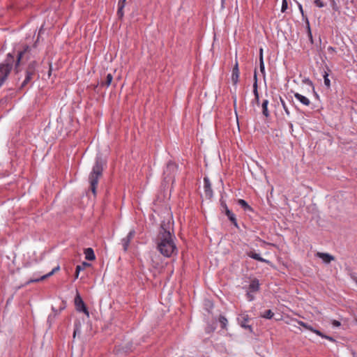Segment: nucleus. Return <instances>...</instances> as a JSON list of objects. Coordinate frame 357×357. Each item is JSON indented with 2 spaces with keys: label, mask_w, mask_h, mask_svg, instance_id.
<instances>
[{
  "label": "nucleus",
  "mask_w": 357,
  "mask_h": 357,
  "mask_svg": "<svg viewBox=\"0 0 357 357\" xmlns=\"http://www.w3.org/2000/svg\"><path fill=\"white\" fill-rule=\"evenodd\" d=\"M112 79H113L112 75L111 73H108L106 75L105 80L102 81L100 84L102 86L108 87L111 84Z\"/></svg>",
  "instance_id": "6ab92c4d"
},
{
  "label": "nucleus",
  "mask_w": 357,
  "mask_h": 357,
  "mask_svg": "<svg viewBox=\"0 0 357 357\" xmlns=\"http://www.w3.org/2000/svg\"><path fill=\"white\" fill-rule=\"evenodd\" d=\"M280 99L282 107H283L285 113L287 114V116H289L290 112H289V109L287 108V106L286 105L285 102L284 101V100L281 97L280 98Z\"/></svg>",
  "instance_id": "c756f323"
},
{
  "label": "nucleus",
  "mask_w": 357,
  "mask_h": 357,
  "mask_svg": "<svg viewBox=\"0 0 357 357\" xmlns=\"http://www.w3.org/2000/svg\"><path fill=\"white\" fill-rule=\"evenodd\" d=\"M37 63L35 61H31L25 71V78L21 84L20 89L24 88L29 82H30L36 75V68Z\"/></svg>",
  "instance_id": "20e7f679"
},
{
  "label": "nucleus",
  "mask_w": 357,
  "mask_h": 357,
  "mask_svg": "<svg viewBox=\"0 0 357 357\" xmlns=\"http://www.w3.org/2000/svg\"><path fill=\"white\" fill-rule=\"evenodd\" d=\"M15 59L11 53H8L3 62L0 63V87L6 80L13 67Z\"/></svg>",
  "instance_id": "7ed1b4c3"
},
{
  "label": "nucleus",
  "mask_w": 357,
  "mask_h": 357,
  "mask_svg": "<svg viewBox=\"0 0 357 357\" xmlns=\"http://www.w3.org/2000/svg\"><path fill=\"white\" fill-rule=\"evenodd\" d=\"M238 320L243 328H249L250 331H252L251 326L247 324V322L248 321V315L242 314L238 318Z\"/></svg>",
  "instance_id": "4468645a"
},
{
  "label": "nucleus",
  "mask_w": 357,
  "mask_h": 357,
  "mask_svg": "<svg viewBox=\"0 0 357 357\" xmlns=\"http://www.w3.org/2000/svg\"><path fill=\"white\" fill-rule=\"evenodd\" d=\"M177 170V165L169 161L167 162V166L164 170L165 179H167L168 177L172 178L174 175Z\"/></svg>",
  "instance_id": "423d86ee"
},
{
  "label": "nucleus",
  "mask_w": 357,
  "mask_h": 357,
  "mask_svg": "<svg viewBox=\"0 0 357 357\" xmlns=\"http://www.w3.org/2000/svg\"><path fill=\"white\" fill-rule=\"evenodd\" d=\"M294 97L298 101H300L303 105H304L305 106H309L310 104V100L307 97H305V96H303V95H301V94H300L298 93H294Z\"/></svg>",
  "instance_id": "2eb2a0df"
},
{
  "label": "nucleus",
  "mask_w": 357,
  "mask_h": 357,
  "mask_svg": "<svg viewBox=\"0 0 357 357\" xmlns=\"http://www.w3.org/2000/svg\"><path fill=\"white\" fill-rule=\"evenodd\" d=\"M90 264L87 262H82V264L77 265L76 266V269H77V272H80L81 271L85 269L86 267L89 266Z\"/></svg>",
  "instance_id": "cd10ccee"
},
{
  "label": "nucleus",
  "mask_w": 357,
  "mask_h": 357,
  "mask_svg": "<svg viewBox=\"0 0 357 357\" xmlns=\"http://www.w3.org/2000/svg\"><path fill=\"white\" fill-rule=\"evenodd\" d=\"M303 327L313 332L314 333H315V331H317V329L313 328L311 326L308 325L306 323H305V326H303Z\"/></svg>",
  "instance_id": "e433bc0d"
},
{
  "label": "nucleus",
  "mask_w": 357,
  "mask_h": 357,
  "mask_svg": "<svg viewBox=\"0 0 357 357\" xmlns=\"http://www.w3.org/2000/svg\"><path fill=\"white\" fill-rule=\"evenodd\" d=\"M126 0H119L118 6H121V8H124L126 5Z\"/></svg>",
  "instance_id": "ea45409f"
},
{
  "label": "nucleus",
  "mask_w": 357,
  "mask_h": 357,
  "mask_svg": "<svg viewBox=\"0 0 357 357\" xmlns=\"http://www.w3.org/2000/svg\"><path fill=\"white\" fill-rule=\"evenodd\" d=\"M315 334H317V335L323 337V338H325L326 340H328L331 342H335V340L331 337V336H328V335H324L323 333H321L320 331H315Z\"/></svg>",
  "instance_id": "393cba45"
},
{
  "label": "nucleus",
  "mask_w": 357,
  "mask_h": 357,
  "mask_svg": "<svg viewBox=\"0 0 357 357\" xmlns=\"http://www.w3.org/2000/svg\"><path fill=\"white\" fill-rule=\"evenodd\" d=\"M314 3L318 8H323L325 6V3L323 0H314Z\"/></svg>",
  "instance_id": "7c9ffc66"
},
{
  "label": "nucleus",
  "mask_w": 357,
  "mask_h": 357,
  "mask_svg": "<svg viewBox=\"0 0 357 357\" xmlns=\"http://www.w3.org/2000/svg\"><path fill=\"white\" fill-rule=\"evenodd\" d=\"M259 68L261 73L264 75L265 74V67H264V61H259Z\"/></svg>",
  "instance_id": "c9c22d12"
},
{
  "label": "nucleus",
  "mask_w": 357,
  "mask_h": 357,
  "mask_svg": "<svg viewBox=\"0 0 357 357\" xmlns=\"http://www.w3.org/2000/svg\"><path fill=\"white\" fill-rule=\"evenodd\" d=\"M252 293V292L249 291H247L246 296L249 301H252L255 299V297Z\"/></svg>",
  "instance_id": "f704fd0d"
},
{
  "label": "nucleus",
  "mask_w": 357,
  "mask_h": 357,
  "mask_svg": "<svg viewBox=\"0 0 357 357\" xmlns=\"http://www.w3.org/2000/svg\"><path fill=\"white\" fill-rule=\"evenodd\" d=\"M331 324L334 327H339L341 325L340 322L337 320H333Z\"/></svg>",
  "instance_id": "58836bf2"
},
{
  "label": "nucleus",
  "mask_w": 357,
  "mask_h": 357,
  "mask_svg": "<svg viewBox=\"0 0 357 357\" xmlns=\"http://www.w3.org/2000/svg\"><path fill=\"white\" fill-rule=\"evenodd\" d=\"M239 78V69H238V65L236 62L234 65L233 70H232V74H231V82L234 85H236L238 82Z\"/></svg>",
  "instance_id": "9b49d317"
},
{
  "label": "nucleus",
  "mask_w": 357,
  "mask_h": 357,
  "mask_svg": "<svg viewBox=\"0 0 357 357\" xmlns=\"http://www.w3.org/2000/svg\"><path fill=\"white\" fill-rule=\"evenodd\" d=\"M23 54H24V52H20L18 53L17 59L16 63H15V70L16 73L19 72L18 65H19V63L20 62V60H21Z\"/></svg>",
  "instance_id": "a878e982"
},
{
  "label": "nucleus",
  "mask_w": 357,
  "mask_h": 357,
  "mask_svg": "<svg viewBox=\"0 0 357 357\" xmlns=\"http://www.w3.org/2000/svg\"><path fill=\"white\" fill-rule=\"evenodd\" d=\"M246 255L252 259H254L259 261L268 263V261L261 257L259 254L256 253L254 250H250L246 252Z\"/></svg>",
  "instance_id": "ddd939ff"
},
{
  "label": "nucleus",
  "mask_w": 357,
  "mask_h": 357,
  "mask_svg": "<svg viewBox=\"0 0 357 357\" xmlns=\"http://www.w3.org/2000/svg\"><path fill=\"white\" fill-rule=\"evenodd\" d=\"M135 230L132 229L129 231V233L128 234L126 237L122 238L121 243L123 245V250L125 252L128 250L130 243L131 240L133 238V237L135 236Z\"/></svg>",
  "instance_id": "0eeeda50"
},
{
  "label": "nucleus",
  "mask_w": 357,
  "mask_h": 357,
  "mask_svg": "<svg viewBox=\"0 0 357 357\" xmlns=\"http://www.w3.org/2000/svg\"><path fill=\"white\" fill-rule=\"evenodd\" d=\"M81 333V324L79 321H77L75 323V328L73 332V338L75 337L77 333Z\"/></svg>",
  "instance_id": "b1692460"
},
{
  "label": "nucleus",
  "mask_w": 357,
  "mask_h": 357,
  "mask_svg": "<svg viewBox=\"0 0 357 357\" xmlns=\"http://www.w3.org/2000/svg\"><path fill=\"white\" fill-rule=\"evenodd\" d=\"M204 192L206 197L208 198H211L213 197V190L211 188V184L208 178L205 177L204 178Z\"/></svg>",
  "instance_id": "6e6552de"
},
{
  "label": "nucleus",
  "mask_w": 357,
  "mask_h": 357,
  "mask_svg": "<svg viewBox=\"0 0 357 357\" xmlns=\"http://www.w3.org/2000/svg\"><path fill=\"white\" fill-rule=\"evenodd\" d=\"M297 322L299 325L302 326L303 327V326H305V322H303L302 321H298Z\"/></svg>",
  "instance_id": "a18cd8bd"
},
{
  "label": "nucleus",
  "mask_w": 357,
  "mask_h": 357,
  "mask_svg": "<svg viewBox=\"0 0 357 357\" xmlns=\"http://www.w3.org/2000/svg\"><path fill=\"white\" fill-rule=\"evenodd\" d=\"M254 79H255V82L253 84V93H254L255 99H258L259 93L257 91V78L256 71L255 72Z\"/></svg>",
  "instance_id": "412c9836"
},
{
  "label": "nucleus",
  "mask_w": 357,
  "mask_h": 357,
  "mask_svg": "<svg viewBox=\"0 0 357 357\" xmlns=\"http://www.w3.org/2000/svg\"><path fill=\"white\" fill-rule=\"evenodd\" d=\"M352 354H353V356H354V357H356V353H355V352H353V353H352Z\"/></svg>",
  "instance_id": "8fccbe9b"
},
{
  "label": "nucleus",
  "mask_w": 357,
  "mask_h": 357,
  "mask_svg": "<svg viewBox=\"0 0 357 357\" xmlns=\"http://www.w3.org/2000/svg\"><path fill=\"white\" fill-rule=\"evenodd\" d=\"M255 101L256 102V103H257V105H259V96H258V99H255Z\"/></svg>",
  "instance_id": "de8ad7c7"
},
{
  "label": "nucleus",
  "mask_w": 357,
  "mask_h": 357,
  "mask_svg": "<svg viewBox=\"0 0 357 357\" xmlns=\"http://www.w3.org/2000/svg\"><path fill=\"white\" fill-rule=\"evenodd\" d=\"M174 236L169 230H167L164 225H161L160 230L157 237V250L165 257H170L176 255L178 249L174 243Z\"/></svg>",
  "instance_id": "f257e3e1"
},
{
  "label": "nucleus",
  "mask_w": 357,
  "mask_h": 357,
  "mask_svg": "<svg viewBox=\"0 0 357 357\" xmlns=\"http://www.w3.org/2000/svg\"><path fill=\"white\" fill-rule=\"evenodd\" d=\"M305 24H306V28H307L308 38H309L310 40L311 41V43H313L312 35V32H311V29H310V22H309L307 17H305Z\"/></svg>",
  "instance_id": "4be33fe9"
},
{
  "label": "nucleus",
  "mask_w": 357,
  "mask_h": 357,
  "mask_svg": "<svg viewBox=\"0 0 357 357\" xmlns=\"http://www.w3.org/2000/svg\"><path fill=\"white\" fill-rule=\"evenodd\" d=\"M264 61V58H263V48L261 47L259 49V61Z\"/></svg>",
  "instance_id": "79ce46f5"
},
{
  "label": "nucleus",
  "mask_w": 357,
  "mask_h": 357,
  "mask_svg": "<svg viewBox=\"0 0 357 357\" xmlns=\"http://www.w3.org/2000/svg\"><path fill=\"white\" fill-rule=\"evenodd\" d=\"M52 66H50V69H49V71H48V76L50 77L51 75H52Z\"/></svg>",
  "instance_id": "37998d69"
},
{
  "label": "nucleus",
  "mask_w": 357,
  "mask_h": 357,
  "mask_svg": "<svg viewBox=\"0 0 357 357\" xmlns=\"http://www.w3.org/2000/svg\"><path fill=\"white\" fill-rule=\"evenodd\" d=\"M64 308H65V306L61 307L60 308V310H59V312H60V311H61L62 310H63Z\"/></svg>",
  "instance_id": "09e8293b"
},
{
  "label": "nucleus",
  "mask_w": 357,
  "mask_h": 357,
  "mask_svg": "<svg viewBox=\"0 0 357 357\" xmlns=\"http://www.w3.org/2000/svg\"><path fill=\"white\" fill-rule=\"evenodd\" d=\"M259 289V280L257 279H254L251 281L250 284L248 287V291L251 292H257Z\"/></svg>",
  "instance_id": "dca6fc26"
},
{
  "label": "nucleus",
  "mask_w": 357,
  "mask_h": 357,
  "mask_svg": "<svg viewBox=\"0 0 357 357\" xmlns=\"http://www.w3.org/2000/svg\"><path fill=\"white\" fill-rule=\"evenodd\" d=\"M237 202H238V205L241 206L244 209V211H252V207L244 199H239L237 201Z\"/></svg>",
  "instance_id": "a211bd4d"
},
{
  "label": "nucleus",
  "mask_w": 357,
  "mask_h": 357,
  "mask_svg": "<svg viewBox=\"0 0 357 357\" xmlns=\"http://www.w3.org/2000/svg\"><path fill=\"white\" fill-rule=\"evenodd\" d=\"M103 165L104 161L102 158L97 156L96 158L95 165H93L92 171L89 176L90 190L94 196L96 195V188L98 185V180L102 175Z\"/></svg>",
  "instance_id": "f03ea898"
},
{
  "label": "nucleus",
  "mask_w": 357,
  "mask_h": 357,
  "mask_svg": "<svg viewBox=\"0 0 357 357\" xmlns=\"http://www.w3.org/2000/svg\"><path fill=\"white\" fill-rule=\"evenodd\" d=\"M268 100H264L262 102L261 107H262V114L266 116H269V112L268 110Z\"/></svg>",
  "instance_id": "aec40b11"
},
{
  "label": "nucleus",
  "mask_w": 357,
  "mask_h": 357,
  "mask_svg": "<svg viewBox=\"0 0 357 357\" xmlns=\"http://www.w3.org/2000/svg\"><path fill=\"white\" fill-rule=\"evenodd\" d=\"M52 310L55 312V314L53 316V317H52V315H50L48 317V321H50L52 319H53L55 317V316L57 314V313L59 312L57 310H56L54 309V307H52Z\"/></svg>",
  "instance_id": "a19ab883"
},
{
  "label": "nucleus",
  "mask_w": 357,
  "mask_h": 357,
  "mask_svg": "<svg viewBox=\"0 0 357 357\" xmlns=\"http://www.w3.org/2000/svg\"><path fill=\"white\" fill-rule=\"evenodd\" d=\"M85 258L87 260L92 261L96 259V256L93 250L91 248H86L84 250Z\"/></svg>",
  "instance_id": "f3484780"
},
{
  "label": "nucleus",
  "mask_w": 357,
  "mask_h": 357,
  "mask_svg": "<svg viewBox=\"0 0 357 357\" xmlns=\"http://www.w3.org/2000/svg\"><path fill=\"white\" fill-rule=\"evenodd\" d=\"M303 82H305V84H308L309 86H310L312 88L313 91L315 93V95H317L314 91V88L313 84L311 80H310L309 79H305Z\"/></svg>",
  "instance_id": "473e14b6"
},
{
  "label": "nucleus",
  "mask_w": 357,
  "mask_h": 357,
  "mask_svg": "<svg viewBox=\"0 0 357 357\" xmlns=\"http://www.w3.org/2000/svg\"><path fill=\"white\" fill-rule=\"evenodd\" d=\"M59 266H57L56 267L54 268L52 271H50V273L41 276L40 278H36V279H31L29 281L27 282V284H29V283H31V282H39V281H41V280H43L49 277H50L51 275H52L55 272H56L57 271L59 270Z\"/></svg>",
  "instance_id": "9d476101"
},
{
  "label": "nucleus",
  "mask_w": 357,
  "mask_h": 357,
  "mask_svg": "<svg viewBox=\"0 0 357 357\" xmlns=\"http://www.w3.org/2000/svg\"><path fill=\"white\" fill-rule=\"evenodd\" d=\"M222 206L224 208L225 214L227 215V216L228 217L229 220L234 225V226H236L237 227L238 224L236 222V218L235 217V215L228 208L226 204H222Z\"/></svg>",
  "instance_id": "1a4fd4ad"
},
{
  "label": "nucleus",
  "mask_w": 357,
  "mask_h": 357,
  "mask_svg": "<svg viewBox=\"0 0 357 357\" xmlns=\"http://www.w3.org/2000/svg\"><path fill=\"white\" fill-rule=\"evenodd\" d=\"M75 305L77 311L83 312L88 317H89V312L78 292L75 298Z\"/></svg>",
  "instance_id": "39448f33"
},
{
  "label": "nucleus",
  "mask_w": 357,
  "mask_h": 357,
  "mask_svg": "<svg viewBox=\"0 0 357 357\" xmlns=\"http://www.w3.org/2000/svg\"><path fill=\"white\" fill-rule=\"evenodd\" d=\"M351 278L352 279L354 280V281L357 284V277L355 276V275H351Z\"/></svg>",
  "instance_id": "c03bdc74"
},
{
  "label": "nucleus",
  "mask_w": 357,
  "mask_h": 357,
  "mask_svg": "<svg viewBox=\"0 0 357 357\" xmlns=\"http://www.w3.org/2000/svg\"><path fill=\"white\" fill-rule=\"evenodd\" d=\"M79 272H77V269L75 270V278H78L79 277Z\"/></svg>",
  "instance_id": "49530a36"
},
{
  "label": "nucleus",
  "mask_w": 357,
  "mask_h": 357,
  "mask_svg": "<svg viewBox=\"0 0 357 357\" xmlns=\"http://www.w3.org/2000/svg\"><path fill=\"white\" fill-rule=\"evenodd\" d=\"M298 9L302 15L303 19L305 21V17H307V16L304 14V11H303L302 5L299 3H298Z\"/></svg>",
  "instance_id": "72a5a7b5"
},
{
  "label": "nucleus",
  "mask_w": 357,
  "mask_h": 357,
  "mask_svg": "<svg viewBox=\"0 0 357 357\" xmlns=\"http://www.w3.org/2000/svg\"><path fill=\"white\" fill-rule=\"evenodd\" d=\"M123 8H121V6H119V8L117 10V15L120 18L123 17Z\"/></svg>",
  "instance_id": "4c0bfd02"
},
{
  "label": "nucleus",
  "mask_w": 357,
  "mask_h": 357,
  "mask_svg": "<svg viewBox=\"0 0 357 357\" xmlns=\"http://www.w3.org/2000/svg\"><path fill=\"white\" fill-rule=\"evenodd\" d=\"M218 321L221 325L222 328H226L227 324V319L225 316L220 315L219 317Z\"/></svg>",
  "instance_id": "5701e85b"
},
{
  "label": "nucleus",
  "mask_w": 357,
  "mask_h": 357,
  "mask_svg": "<svg viewBox=\"0 0 357 357\" xmlns=\"http://www.w3.org/2000/svg\"><path fill=\"white\" fill-rule=\"evenodd\" d=\"M324 84L327 86V88H330L331 82H330V79H328V75L326 72L324 73Z\"/></svg>",
  "instance_id": "c85d7f7f"
},
{
  "label": "nucleus",
  "mask_w": 357,
  "mask_h": 357,
  "mask_svg": "<svg viewBox=\"0 0 357 357\" xmlns=\"http://www.w3.org/2000/svg\"><path fill=\"white\" fill-rule=\"evenodd\" d=\"M274 315V313L271 310H267L264 312L262 317L266 319H271Z\"/></svg>",
  "instance_id": "bb28decb"
},
{
  "label": "nucleus",
  "mask_w": 357,
  "mask_h": 357,
  "mask_svg": "<svg viewBox=\"0 0 357 357\" xmlns=\"http://www.w3.org/2000/svg\"><path fill=\"white\" fill-rule=\"evenodd\" d=\"M287 8H288L287 0H282L281 11L282 13L285 12L286 10L287 9Z\"/></svg>",
  "instance_id": "2f4dec72"
},
{
  "label": "nucleus",
  "mask_w": 357,
  "mask_h": 357,
  "mask_svg": "<svg viewBox=\"0 0 357 357\" xmlns=\"http://www.w3.org/2000/svg\"><path fill=\"white\" fill-rule=\"evenodd\" d=\"M317 256L321 259L324 261V262L326 264H329L331 261H333L335 259L333 255L328 253L317 252Z\"/></svg>",
  "instance_id": "f8f14e48"
}]
</instances>
